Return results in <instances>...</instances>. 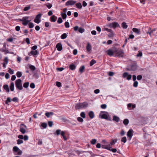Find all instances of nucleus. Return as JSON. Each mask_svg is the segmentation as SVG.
<instances>
[{"label":"nucleus","mask_w":157,"mask_h":157,"mask_svg":"<svg viewBox=\"0 0 157 157\" xmlns=\"http://www.w3.org/2000/svg\"><path fill=\"white\" fill-rule=\"evenodd\" d=\"M138 82L137 81H134L133 84V86L135 87H136L138 86Z\"/></svg>","instance_id":"obj_44"},{"label":"nucleus","mask_w":157,"mask_h":157,"mask_svg":"<svg viewBox=\"0 0 157 157\" xmlns=\"http://www.w3.org/2000/svg\"><path fill=\"white\" fill-rule=\"evenodd\" d=\"M89 116L91 119H93L94 117V113L93 111H90L89 113Z\"/></svg>","instance_id":"obj_16"},{"label":"nucleus","mask_w":157,"mask_h":157,"mask_svg":"<svg viewBox=\"0 0 157 157\" xmlns=\"http://www.w3.org/2000/svg\"><path fill=\"white\" fill-rule=\"evenodd\" d=\"M33 76L34 78L36 79H37L39 78L38 75L37 73L34 74L33 75Z\"/></svg>","instance_id":"obj_57"},{"label":"nucleus","mask_w":157,"mask_h":157,"mask_svg":"<svg viewBox=\"0 0 157 157\" xmlns=\"http://www.w3.org/2000/svg\"><path fill=\"white\" fill-rule=\"evenodd\" d=\"M142 75H138L137 77V80L139 81L141 80L142 78Z\"/></svg>","instance_id":"obj_52"},{"label":"nucleus","mask_w":157,"mask_h":157,"mask_svg":"<svg viewBox=\"0 0 157 157\" xmlns=\"http://www.w3.org/2000/svg\"><path fill=\"white\" fill-rule=\"evenodd\" d=\"M22 73L20 71H17L16 73V75L17 77L20 78L22 76Z\"/></svg>","instance_id":"obj_37"},{"label":"nucleus","mask_w":157,"mask_h":157,"mask_svg":"<svg viewBox=\"0 0 157 157\" xmlns=\"http://www.w3.org/2000/svg\"><path fill=\"white\" fill-rule=\"evenodd\" d=\"M57 18V17L56 16L53 15L50 18V21L51 22H55L56 21Z\"/></svg>","instance_id":"obj_14"},{"label":"nucleus","mask_w":157,"mask_h":157,"mask_svg":"<svg viewBox=\"0 0 157 157\" xmlns=\"http://www.w3.org/2000/svg\"><path fill=\"white\" fill-rule=\"evenodd\" d=\"M47 126V124L45 122L42 123L41 124V126L43 128H41L42 129H43L46 128Z\"/></svg>","instance_id":"obj_26"},{"label":"nucleus","mask_w":157,"mask_h":157,"mask_svg":"<svg viewBox=\"0 0 157 157\" xmlns=\"http://www.w3.org/2000/svg\"><path fill=\"white\" fill-rule=\"evenodd\" d=\"M129 123V120L128 119H125L123 121V123L124 124L126 125L128 124Z\"/></svg>","instance_id":"obj_33"},{"label":"nucleus","mask_w":157,"mask_h":157,"mask_svg":"<svg viewBox=\"0 0 157 157\" xmlns=\"http://www.w3.org/2000/svg\"><path fill=\"white\" fill-rule=\"evenodd\" d=\"M97 142V140L96 139H92L90 143L92 144H94Z\"/></svg>","instance_id":"obj_40"},{"label":"nucleus","mask_w":157,"mask_h":157,"mask_svg":"<svg viewBox=\"0 0 157 157\" xmlns=\"http://www.w3.org/2000/svg\"><path fill=\"white\" fill-rule=\"evenodd\" d=\"M3 88L7 92L9 93L10 92L9 86L7 85H4L3 86Z\"/></svg>","instance_id":"obj_17"},{"label":"nucleus","mask_w":157,"mask_h":157,"mask_svg":"<svg viewBox=\"0 0 157 157\" xmlns=\"http://www.w3.org/2000/svg\"><path fill=\"white\" fill-rule=\"evenodd\" d=\"M110 33L108 35L110 37H113L114 35V34L113 33V31H112V32Z\"/></svg>","instance_id":"obj_60"},{"label":"nucleus","mask_w":157,"mask_h":157,"mask_svg":"<svg viewBox=\"0 0 157 157\" xmlns=\"http://www.w3.org/2000/svg\"><path fill=\"white\" fill-rule=\"evenodd\" d=\"M75 5L76 7L78 9H81L82 8V6L81 3L80 2L77 3Z\"/></svg>","instance_id":"obj_29"},{"label":"nucleus","mask_w":157,"mask_h":157,"mask_svg":"<svg viewBox=\"0 0 157 157\" xmlns=\"http://www.w3.org/2000/svg\"><path fill=\"white\" fill-rule=\"evenodd\" d=\"M88 104L86 102H84L82 103H77L75 104V109L79 110L86 109L88 106Z\"/></svg>","instance_id":"obj_1"},{"label":"nucleus","mask_w":157,"mask_h":157,"mask_svg":"<svg viewBox=\"0 0 157 157\" xmlns=\"http://www.w3.org/2000/svg\"><path fill=\"white\" fill-rule=\"evenodd\" d=\"M10 89L11 91H13L14 90V84L13 82H11L10 83Z\"/></svg>","instance_id":"obj_19"},{"label":"nucleus","mask_w":157,"mask_h":157,"mask_svg":"<svg viewBox=\"0 0 157 157\" xmlns=\"http://www.w3.org/2000/svg\"><path fill=\"white\" fill-rule=\"evenodd\" d=\"M64 25H65V27L66 28H68L69 27V26H70L69 23L68 22H67V21L65 22V23Z\"/></svg>","instance_id":"obj_47"},{"label":"nucleus","mask_w":157,"mask_h":157,"mask_svg":"<svg viewBox=\"0 0 157 157\" xmlns=\"http://www.w3.org/2000/svg\"><path fill=\"white\" fill-rule=\"evenodd\" d=\"M37 48V46L36 45H34V46H33L31 48V49L32 50L35 51V50H36Z\"/></svg>","instance_id":"obj_59"},{"label":"nucleus","mask_w":157,"mask_h":157,"mask_svg":"<svg viewBox=\"0 0 157 157\" xmlns=\"http://www.w3.org/2000/svg\"><path fill=\"white\" fill-rule=\"evenodd\" d=\"M85 69V67L84 66H81L79 68V71L82 73L83 72Z\"/></svg>","instance_id":"obj_34"},{"label":"nucleus","mask_w":157,"mask_h":157,"mask_svg":"<svg viewBox=\"0 0 157 157\" xmlns=\"http://www.w3.org/2000/svg\"><path fill=\"white\" fill-rule=\"evenodd\" d=\"M86 49L88 52H90L91 51L92 47L90 44L88 43L86 46Z\"/></svg>","instance_id":"obj_13"},{"label":"nucleus","mask_w":157,"mask_h":157,"mask_svg":"<svg viewBox=\"0 0 157 157\" xmlns=\"http://www.w3.org/2000/svg\"><path fill=\"white\" fill-rule=\"evenodd\" d=\"M133 131L132 129H130L128 132L127 136L129 138L128 140H130L133 135Z\"/></svg>","instance_id":"obj_7"},{"label":"nucleus","mask_w":157,"mask_h":157,"mask_svg":"<svg viewBox=\"0 0 157 157\" xmlns=\"http://www.w3.org/2000/svg\"><path fill=\"white\" fill-rule=\"evenodd\" d=\"M61 15L63 19H65L66 18L67 16L66 13H61Z\"/></svg>","instance_id":"obj_38"},{"label":"nucleus","mask_w":157,"mask_h":157,"mask_svg":"<svg viewBox=\"0 0 157 157\" xmlns=\"http://www.w3.org/2000/svg\"><path fill=\"white\" fill-rule=\"evenodd\" d=\"M122 77L123 78H126L127 80H129L131 79L132 76L131 75L128 74V72H125L123 73Z\"/></svg>","instance_id":"obj_6"},{"label":"nucleus","mask_w":157,"mask_h":157,"mask_svg":"<svg viewBox=\"0 0 157 157\" xmlns=\"http://www.w3.org/2000/svg\"><path fill=\"white\" fill-rule=\"evenodd\" d=\"M20 131L22 133L25 134V129L23 127H20Z\"/></svg>","instance_id":"obj_24"},{"label":"nucleus","mask_w":157,"mask_h":157,"mask_svg":"<svg viewBox=\"0 0 157 157\" xmlns=\"http://www.w3.org/2000/svg\"><path fill=\"white\" fill-rule=\"evenodd\" d=\"M110 150H109V151H111L112 152H114V153H115V152H117V150L116 148H111V147L110 146Z\"/></svg>","instance_id":"obj_41"},{"label":"nucleus","mask_w":157,"mask_h":157,"mask_svg":"<svg viewBox=\"0 0 157 157\" xmlns=\"http://www.w3.org/2000/svg\"><path fill=\"white\" fill-rule=\"evenodd\" d=\"M53 113L52 112H46L45 113V115L48 118L49 117L51 116L52 115Z\"/></svg>","instance_id":"obj_27"},{"label":"nucleus","mask_w":157,"mask_h":157,"mask_svg":"<svg viewBox=\"0 0 157 157\" xmlns=\"http://www.w3.org/2000/svg\"><path fill=\"white\" fill-rule=\"evenodd\" d=\"M80 116L82 118H84L86 116L85 112H82L80 114Z\"/></svg>","instance_id":"obj_42"},{"label":"nucleus","mask_w":157,"mask_h":157,"mask_svg":"<svg viewBox=\"0 0 157 157\" xmlns=\"http://www.w3.org/2000/svg\"><path fill=\"white\" fill-rule=\"evenodd\" d=\"M101 118V119H105L109 121H111L110 117L109 116L108 112H107L101 111L100 113Z\"/></svg>","instance_id":"obj_2"},{"label":"nucleus","mask_w":157,"mask_h":157,"mask_svg":"<svg viewBox=\"0 0 157 157\" xmlns=\"http://www.w3.org/2000/svg\"><path fill=\"white\" fill-rule=\"evenodd\" d=\"M121 26L123 29H126L128 27V25L125 22H124L122 23Z\"/></svg>","instance_id":"obj_23"},{"label":"nucleus","mask_w":157,"mask_h":157,"mask_svg":"<svg viewBox=\"0 0 157 157\" xmlns=\"http://www.w3.org/2000/svg\"><path fill=\"white\" fill-rule=\"evenodd\" d=\"M29 17H23L21 20V21H22V24L24 25H27L28 24L29 22L31 20H28V19L29 18Z\"/></svg>","instance_id":"obj_5"},{"label":"nucleus","mask_w":157,"mask_h":157,"mask_svg":"<svg viewBox=\"0 0 157 157\" xmlns=\"http://www.w3.org/2000/svg\"><path fill=\"white\" fill-rule=\"evenodd\" d=\"M21 80L19 79L15 81V86L17 89L19 90H22L23 89Z\"/></svg>","instance_id":"obj_3"},{"label":"nucleus","mask_w":157,"mask_h":157,"mask_svg":"<svg viewBox=\"0 0 157 157\" xmlns=\"http://www.w3.org/2000/svg\"><path fill=\"white\" fill-rule=\"evenodd\" d=\"M120 120L119 117L116 116H114L113 117V120L117 122H118Z\"/></svg>","instance_id":"obj_15"},{"label":"nucleus","mask_w":157,"mask_h":157,"mask_svg":"<svg viewBox=\"0 0 157 157\" xmlns=\"http://www.w3.org/2000/svg\"><path fill=\"white\" fill-rule=\"evenodd\" d=\"M126 140H127V139H126V137L125 136H124V137H123L121 139V141L122 142H124V143H126Z\"/></svg>","instance_id":"obj_49"},{"label":"nucleus","mask_w":157,"mask_h":157,"mask_svg":"<svg viewBox=\"0 0 157 157\" xmlns=\"http://www.w3.org/2000/svg\"><path fill=\"white\" fill-rule=\"evenodd\" d=\"M28 136L27 135H25L24 136L23 139L24 140L26 141L28 140Z\"/></svg>","instance_id":"obj_61"},{"label":"nucleus","mask_w":157,"mask_h":157,"mask_svg":"<svg viewBox=\"0 0 157 157\" xmlns=\"http://www.w3.org/2000/svg\"><path fill=\"white\" fill-rule=\"evenodd\" d=\"M45 5L49 9H50L52 6V5L49 3L46 4Z\"/></svg>","instance_id":"obj_45"},{"label":"nucleus","mask_w":157,"mask_h":157,"mask_svg":"<svg viewBox=\"0 0 157 157\" xmlns=\"http://www.w3.org/2000/svg\"><path fill=\"white\" fill-rule=\"evenodd\" d=\"M20 27L19 26H17L15 27V30L17 31H18L20 30Z\"/></svg>","instance_id":"obj_62"},{"label":"nucleus","mask_w":157,"mask_h":157,"mask_svg":"<svg viewBox=\"0 0 157 157\" xmlns=\"http://www.w3.org/2000/svg\"><path fill=\"white\" fill-rule=\"evenodd\" d=\"M107 107V105L105 104H102L101 105V107L103 109H105Z\"/></svg>","instance_id":"obj_58"},{"label":"nucleus","mask_w":157,"mask_h":157,"mask_svg":"<svg viewBox=\"0 0 157 157\" xmlns=\"http://www.w3.org/2000/svg\"><path fill=\"white\" fill-rule=\"evenodd\" d=\"M12 101V99L10 97H8L5 101V103L7 105H9V102H10Z\"/></svg>","instance_id":"obj_30"},{"label":"nucleus","mask_w":157,"mask_h":157,"mask_svg":"<svg viewBox=\"0 0 157 157\" xmlns=\"http://www.w3.org/2000/svg\"><path fill=\"white\" fill-rule=\"evenodd\" d=\"M117 139L113 140L110 143V145H113L117 143Z\"/></svg>","instance_id":"obj_28"},{"label":"nucleus","mask_w":157,"mask_h":157,"mask_svg":"<svg viewBox=\"0 0 157 157\" xmlns=\"http://www.w3.org/2000/svg\"><path fill=\"white\" fill-rule=\"evenodd\" d=\"M41 16L42 14L41 13H39L36 16L35 18L34 19V21L37 24L39 23L41 21L40 19Z\"/></svg>","instance_id":"obj_8"},{"label":"nucleus","mask_w":157,"mask_h":157,"mask_svg":"<svg viewBox=\"0 0 157 157\" xmlns=\"http://www.w3.org/2000/svg\"><path fill=\"white\" fill-rule=\"evenodd\" d=\"M77 120L78 122H82L83 121V119L81 117H78Z\"/></svg>","instance_id":"obj_48"},{"label":"nucleus","mask_w":157,"mask_h":157,"mask_svg":"<svg viewBox=\"0 0 157 157\" xmlns=\"http://www.w3.org/2000/svg\"><path fill=\"white\" fill-rule=\"evenodd\" d=\"M109 26L110 28L115 29L117 27H119V25L118 23L115 22L109 24Z\"/></svg>","instance_id":"obj_10"},{"label":"nucleus","mask_w":157,"mask_h":157,"mask_svg":"<svg viewBox=\"0 0 157 157\" xmlns=\"http://www.w3.org/2000/svg\"><path fill=\"white\" fill-rule=\"evenodd\" d=\"M8 72L11 75H12L14 73L13 71L10 68L9 69Z\"/></svg>","instance_id":"obj_54"},{"label":"nucleus","mask_w":157,"mask_h":157,"mask_svg":"<svg viewBox=\"0 0 157 157\" xmlns=\"http://www.w3.org/2000/svg\"><path fill=\"white\" fill-rule=\"evenodd\" d=\"M76 2L73 0H69L67 2L65 3V5L67 6H72L75 4Z\"/></svg>","instance_id":"obj_11"},{"label":"nucleus","mask_w":157,"mask_h":157,"mask_svg":"<svg viewBox=\"0 0 157 157\" xmlns=\"http://www.w3.org/2000/svg\"><path fill=\"white\" fill-rule=\"evenodd\" d=\"M59 135H61V138L64 140H67L68 137V134L66 131H62L59 129Z\"/></svg>","instance_id":"obj_4"},{"label":"nucleus","mask_w":157,"mask_h":157,"mask_svg":"<svg viewBox=\"0 0 157 157\" xmlns=\"http://www.w3.org/2000/svg\"><path fill=\"white\" fill-rule=\"evenodd\" d=\"M4 63H6V64H7L8 62V57H5L4 60Z\"/></svg>","instance_id":"obj_53"},{"label":"nucleus","mask_w":157,"mask_h":157,"mask_svg":"<svg viewBox=\"0 0 157 157\" xmlns=\"http://www.w3.org/2000/svg\"><path fill=\"white\" fill-rule=\"evenodd\" d=\"M29 68L32 71H34L36 70L35 67L33 65H29Z\"/></svg>","instance_id":"obj_32"},{"label":"nucleus","mask_w":157,"mask_h":157,"mask_svg":"<svg viewBox=\"0 0 157 157\" xmlns=\"http://www.w3.org/2000/svg\"><path fill=\"white\" fill-rule=\"evenodd\" d=\"M30 87L32 89H34L35 87V84L33 83H32L30 85Z\"/></svg>","instance_id":"obj_56"},{"label":"nucleus","mask_w":157,"mask_h":157,"mask_svg":"<svg viewBox=\"0 0 157 157\" xmlns=\"http://www.w3.org/2000/svg\"><path fill=\"white\" fill-rule=\"evenodd\" d=\"M18 98H17L15 97H14L13 98V99L12 100L14 102H17L18 101Z\"/></svg>","instance_id":"obj_63"},{"label":"nucleus","mask_w":157,"mask_h":157,"mask_svg":"<svg viewBox=\"0 0 157 157\" xmlns=\"http://www.w3.org/2000/svg\"><path fill=\"white\" fill-rule=\"evenodd\" d=\"M96 62V61L94 59H92L90 61V66H92Z\"/></svg>","instance_id":"obj_35"},{"label":"nucleus","mask_w":157,"mask_h":157,"mask_svg":"<svg viewBox=\"0 0 157 157\" xmlns=\"http://www.w3.org/2000/svg\"><path fill=\"white\" fill-rule=\"evenodd\" d=\"M23 143V141L22 140L18 139L17 140V144H22Z\"/></svg>","instance_id":"obj_46"},{"label":"nucleus","mask_w":157,"mask_h":157,"mask_svg":"<svg viewBox=\"0 0 157 157\" xmlns=\"http://www.w3.org/2000/svg\"><path fill=\"white\" fill-rule=\"evenodd\" d=\"M19 150V148L17 146H14L13 148V151L16 152H18Z\"/></svg>","instance_id":"obj_39"},{"label":"nucleus","mask_w":157,"mask_h":157,"mask_svg":"<svg viewBox=\"0 0 157 157\" xmlns=\"http://www.w3.org/2000/svg\"><path fill=\"white\" fill-rule=\"evenodd\" d=\"M30 7L29 6H26L24 8L23 10L24 11H25L29 10L30 9Z\"/></svg>","instance_id":"obj_50"},{"label":"nucleus","mask_w":157,"mask_h":157,"mask_svg":"<svg viewBox=\"0 0 157 157\" xmlns=\"http://www.w3.org/2000/svg\"><path fill=\"white\" fill-rule=\"evenodd\" d=\"M29 85V82H26L24 83L23 84V87L25 88H27L28 87Z\"/></svg>","instance_id":"obj_36"},{"label":"nucleus","mask_w":157,"mask_h":157,"mask_svg":"<svg viewBox=\"0 0 157 157\" xmlns=\"http://www.w3.org/2000/svg\"><path fill=\"white\" fill-rule=\"evenodd\" d=\"M107 54L110 56H112L113 54V52L111 50H108L107 51Z\"/></svg>","instance_id":"obj_22"},{"label":"nucleus","mask_w":157,"mask_h":157,"mask_svg":"<svg viewBox=\"0 0 157 157\" xmlns=\"http://www.w3.org/2000/svg\"><path fill=\"white\" fill-rule=\"evenodd\" d=\"M75 31H76L78 30L79 33H83L85 31V29L81 27L79 28L77 26H75L73 28Z\"/></svg>","instance_id":"obj_9"},{"label":"nucleus","mask_w":157,"mask_h":157,"mask_svg":"<svg viewBox=\"0 0 157 157\" xmlns=\"http://www.w3.org/2000/svg\"><path fill=\"white\" fill-rule=\"evenodd\" d=\"M142 52L141 51H139V53L136 55V56L137 57H141L142 56Z\"/></svg>","instance_id":"obj_51"},{"label":"nucleus","mask_w":157,"mask_h":157,"mask_svg":"<svg viewBox=\"0 0 157 157\" xmlns=\"http://www.w3.org/2000/svg\"><path fill=\"white\" fill-rule=\"evenodd\" d=\"M67 37V34L66 33H64L61 36V39H65Z\"/></svg>","instance_id":"obj_31"},{"label":"nucleus","mask_w":157,"mask_h":157,"mask_svg":"<svg viewBox=\"0 0 157 157\" xmlns=\"http://www.w3.org/2000/svg\"><path fill=\"white\" fill-rule=\"evenodd\" d=\"M69 68L71 70H74L76 68V66L74 64H71L69 66Z\"/></svg>","instance_id":"obj_25"},{"label":"nucleus","mask_w":157,"mask_h":157,"mask_svg":"<svg viewBox=\"0 0 157 157\" xmlns=\"http://www.w3.org/2000/svg\"><path fill=\"white\" fill-rule=\"evenodd\" d=\"M132 30L133 32L139 34H140V29H138L136 28H133L132 29Z\"/></svg>","instance_id":"obj_21"},{"label":"nucleus","mask_w":157,"mask_h":157,"mask_svg":"<svg viewBox=\"0 0 157 157\" xmlns=\"http://www.w3.org/2000/svg\"><path fill=\"white\" fill-rule=\"evenodd\" d=\"M110 145H102L101 146V147L102 148L105 149H107L109 150H110Z\"/></svg>","instance_id":"obj_18"},{"label":"nucleus","mask_w":157,"mask_h":157,"mask_svg":"<svg viewBox=\"0 0 157 157\" xmlns=\"http://www.w3.org/2000/svg\"><path fill=\"white\" fill-rule=\"evenodd\" d=\"M25 41L27 44H30V40L29 38H26Z\"/></svg>","instance_id":"obj_64"},{"label":"nucleus","mask_w":157,"mask_h":157,"mask_svg":"<svg viewBox=\"0 0 157 157\" xmlns=\"http://www.w3.org/2000/svg\"><path fill=\"white\" fill-rule=\"evenodd\" d=\"M38 54V51L37 50L35 51H31L28 54V55L30 56L31 55H33L34 57H36V56Z\"/></svg>","instance_id":"obj_12"},{"label":"nucleus","mask_w":157,"mask_h":157,"mask_svg":"<svg viewBox=\"0 0 157 157\" xmlns=\"http://www.w3.org/2000/svg\"><path fill=\"white\" fill-rule=\"evenodd\" d=\"M48 124L49 127H52L53 124V122L52 121H49L48 122Z\"/></svg>","instance_id":"obj_55"},{"label":"nucleus","mask_w":157,"mask_h":157,"mask_svg":"<svg viewBox=\"0 0 157 157\" xmlns=\"http://www.w3.org/2000/svg\"><path fill=\"white\" fill-rule=\"evenodd\" d=\"M137 66L136 65H132L131 66V70L132 71H135L137 69Z\"/></svg>","instance_id":"obj_20"},{"label":"nucleus","mask_w":157,"mask_h":157,"mask_svg":"<svg viewBox=\"0 0 157 157\" xmlns=\"http://www.w3.org/2000/svg\"><path fill=\"white\" fill-rule=\"evenodd\" d=\"M34 25L32 22H29V27L30 28H32L34 27Z\"/></svg>","instance_id":"obj_43"}]
</instances>
